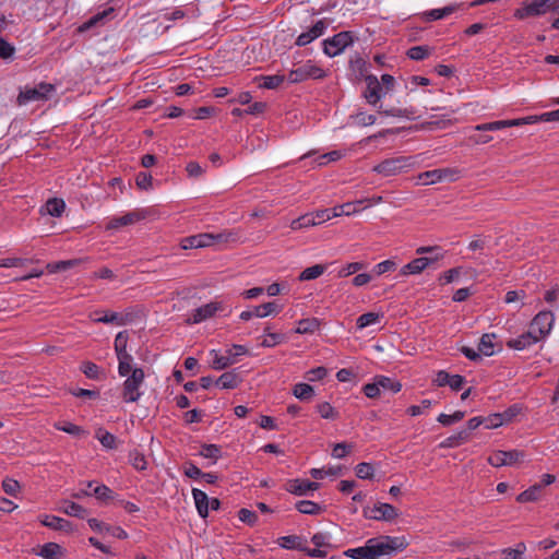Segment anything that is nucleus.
<instances>
[{"mask_svg":"<svg viewBox=\"0 0 559 559\" xmlns=\"http://www.w3.org/2000/svg\"><path fill=\"white\" fill-rule=\"evenodd\" d=\"M370 545L372 559H381L382 557H391L396 551H401L407 547L404 537H392L382 535L368 539Z\"/></svg>","mask_w":559,"mask_h":559,"instance_id":"obj_1","label":"nucleus"},{"mask_svg":"<svg viewBox=\"0 0 559 559\" xmlns=\"http://www.w3.org/2000/svg\"><path fill=\"white\" fill-rule=\"evenodd\" d=\"M413 164V157L411 156L390 157L376 165L372 171L384 177H391L406 171Z\"/></svg>","mask_w":559,"mask_h":559,"instance_id":"obj_2","label":"nucleus"},{"mask_svg":"<svg viewBox=\"0 0 559 559\" xmlns=\"http://www.w3.org/2000/svg\"><path fill=\"white\" fill-rule=\"evenodd\" d=\"M129 335L127 331L119 332L115 338V352L118 359V373L126 377L131 371L133 357L127 352V343Z\"/></svg>","mask_w":559,"mask_h":559,"instance_id":"obj_3","label":"nucleus"},{"mask_svg":"<svg viewBox=\"0 0 559 559\" xmlns=\"http://www.w3.org/2000/svg\"><path fill=\"white\" fill-rule=\"evenodd\" d=\"M129 373L131 374L123 382L122 397L128 403H134L141 396L139 388L143 383L145 374L142 368L132 367Z\"/></svg>","mask_w":559,"mask_h":559,"instance_id":"obj_4","label":"nucleus"},{"mask_svg":"<svg viewBox=\"0 0 559 559\" xmlns=\"http://www.w3.org/2000/svg\"><path fill=\"white\" fill-rule=\"evenodd\" d=\"M278 545L285 549H296L304 551L312 558H325L328 551L321 549H311L307 546V539L298 535L283 536L278 539Z\"/></svg>","mask_w":559,"mask_h":559,"instance_id":"obj_5","label":"nucleus"},{"mask_svg":"<svg viewBox=\"0 0 559 559\" xmlns=\"http://www.w3.org/2000/svg\"><path fill=\"white\" fill-rule=\"evenodd\" d=\"M53 91L55 86L49 83H39L35 87H25L17 95L16 103L19 106H23L29 102L46 100Z\"/></svg>","mask_w":559,"mask_h":559,"instance_id":"obj_6","label":"nucleus"},{"mask_svg":"<svg viewBox=\"0 0 559 559\" xmlns=\"http://www.w3.org/2000/svg\"><path fill=\"white\" fill-rule=\"evenodd\" d=\"M557 0H526L522 8L518 9L514 16L518 19H526L530 16H539L551 11Z\"/></svg>","mask_w":559,"mask_h":559,"instance_id":"obj_7","label":"nucleus"},{"mask_svg":"<svg viewBox=\"0 0 559 559\" xmlns=\"http://www.w3.org/2000/svg\"><path fill=\"white\" fill-rule=\"evenodd\" d=\"M354 41L352 32H340L331 38L323 40V52L329 57H335L343 52V50L352 45Z\"/></svg>","mask_w":559,"mask_h":559,"instance_id":"obj_8","label":"nucleus"},{"mask_svg":"<svg viewBox=\"0 0 559 559\" xmlns=\"http://www.w3.org/2000/svg\"><path fill=\"white\" fill-rule=\"evenodd\" d=\"M325 76V72L320 67L313 64L311 61L292 70L288 73L287 80L290 83H299L309 79L318 80L323 79Z\"/></svg>","mask_w":559,"mask_h":559,"instance_id":"obj_9","label":"nucleus"},{"mask_svg":"<svg viewBox=\"0 0 559 559\" xmlns=\"http://www.w3.org/2000/svg\"><path fill=\"white\" fill-rule=\"evenodd\" d=\"M460 177L461 170L457 168H438L424 171L418 178L424 185H433L441 181H455Z\"/></svg>","mask_w":559,"mask_h":559,"instance_id":"obj_10","label":"nucleus"},{"mask_svg":"<svg viewBox=\"0 0 559 559\" xmlns=\"http://www.w3.org/2000/svg\"><path fill=\"white\" fill-rule=\"evenodd\" d=\"M555 317L551 311H539L531 321L528 328L542 340L551 331Z\"/></svg>","mask_w":559,"mask_h":559,"instance_id":"obj_11","label":"nucleus"},{"mask_svg":"<svg viewBox=\"0 0 559 559\" xmlns=\"http://www.w3.org/2000/svg\"><path fill=\"white\" fill-rule=\"evenodd\" d=\"M524 457V452L519 450H510V451H502L498 450L495 451L491 455L488 457V463L495 467H501V466H510L519 461H521Z\"/></svg>","mask_w":559,"mask_h":559,"instance_id":"obj_12","label":"nucleus"},{"mask_svg":"<svg viewBox=\"0 0 559 559\" xmlns=\"http://www.w3.org/2000/svg\"><path fill=\"white\" fill-rule=\"evenodd\" d=\"M225 307L222 301H211L197 308L193 311L192 317L189 318L187 322L193 324L200 323L214 317L217 312L223 311Z\"/></svg>","mask_w":559,"mask_h":559,"instance_id":"obj_13","label":"nucleus"},{"mask_svg":"<svg viewBox=\"0 0 559 559\" xmlns=\"http://www.w3.org/2000/svg\"><path fill=\"white\" fill-rule=\"evenodd\" d=\"M444 258L443 253H438L435 255V258H416L412 260L409 263L405 264L400 273L403 276L406 275H415L420 274L425 269H427L431 263L437 262Z\"/></svg>","mask_w":559,"mask_h":559,"instance_id":"obj_14","label":"nucleus"},{"mask_svg":"<svg viewBox=\"0 0 559 559\" xmlns=\"http://www.w3.org/2000/svg\"><path fill=\"white\" fill-rule=\"evenodd\" d=\"M365 515L369 519L377 521H392L399 515V511L395 507L389 503H377L369 512L365 511Z\"/></svg>","mask_w":559,"mask_h":559,"instance_id":"obj_15","label":"nucleus"},{"mask_svg":"<svg viewBox=\"0 0 559 559\" xmlns=\"http://www.w3.org/2000/svg\"><path fill=\"white\" fill-rule=\"evenodd\" d=\"M328 27V23L325 20H319L311 28H309L307 32L301 33L297 39L296 45L299 47H304L310 43H312L314 39L322 36Z\"/></svg>","mask_w":559,"mask_h":559,"instance_id":"obj_16","label":"nucleus"},{"mask_svg":"<svg viewBox=\"0 0 559 559\" xmlns=\"http://www.w3.org/2000/svg\"><path fill=\"white\" fill-rule=\"evenodd\" d=\"M320 488V484L307 479H290L287 481L285 489L296 496H306L309 491Z\"/></svg>","mask_w":559,"mask_h":559,"instance_id":"obj_17","label":"nucleus"},{"mask_svg":"<svg viewBox=\"0 0 559 559\" xmlns=\"http://www.w3.org/2000/svg\"><path fill=\"white\" fill-rule=\"evenodd\" d=\"M145 216H146V213L144 211L135 210V211L129 212L122 216L112 217L107 223V229H116V228H119L122 226L132 225L136 222L144 219Z\"/></svg>","mask_w":559,"mask_h":559,"instance_id":"obj_18","label":"nucleus"},{"mask_svg":"<svg viewBox=\"0 0 559 559\" xmlns=\"http://www.w3.org/2000/svg\"><path fill=\"white\" fill-rule=\"evenodd\" d=\"M366 83L367 88L364 93V96L370 105L377 106L382 97V86L377 76L372 74L366 78Z\"/></svg>","mask_w":559,"mask_h":559,"instance_id":"obj_19","label":"nucleus"},{"mask_svg":"<svg viewBox=\"0 0 559 559\" xmlns=\"http://www.w3.org/2000/svg\"><path fill=\"white\" fill-rule=\"evenodd\" d=\"M539 341L540 338L528 328L525 333L521 334L516 338L509 340L507 342V346L512 349L523 350L538 343Z\"/></svg>","mask_w":559,"mask_h":559,"instance_id":"obj_20","label":"nucleus"},{"mask_svg":"<svg viewBox=\"0 0 559 559\" xmlns=\"http://www.w3.org/2000/svg\"><path fill=\"white\" fill-rule=\"evenodd\" d=\"M281 309L275 302H266L255 306L252 310H246L240 313V319L249 321L253 317L264 318L271 313L278 312Z\"/></svg>","mask_w":559,"mask_h":559,"instance_id":"obj_21","label":"nucleus"},{"mask_svg":"<svg viewBox=\"0 0 559 559\" xmlns=\"http://www.w3.org/2000/svg\"><path fill=\"white\" fill-rule=\"evenodd\" d=\"M523 121L524 120H522V119L498 120V121L477 124L474 127V129L479 132L497 131V130H501L504 128L522 126Z\"/></svg>","mask_w":559,"mask_h":559,"instance_id":"obj_22","label":"nucleus"},{"mask_svg":"<svg viewBox=\"0 0 559 559\" xmlns=\"http://www.w3.org/2000/svg\"><path fill=\"white\" fill-rule=\"evenodd\" d=\"M107 507H120L123 508L128 513H134L139 511L136 504L120 499L118 493L107 487Z\"/></svg>","mask_w":559,"mask_h":559,"instance_id":"obj_23","label":"nucleus"},{"mask_svg":"<svg viewBox=\"0 0 559 559\" xmlns=\"http://www.w3.org/2000/svg\"><path fill=\"white\" fill-rule=\"evenodd\" d=\"M66 210V203L62 199L51 198L47 200L45 207L40 210L41 214H48L53 217H60Z\"/></svg>","mask_w":559,"mask_h":559,"instance_id":"obj_24","label":"nucleus"},{"mask_svg":"<svg viewBox=\"0 0 559 559\" xmlns=\"http://www.w3.org/2000/svg\"><path fill=\"white\" fill-rule=\"evenodd\" d=\"M459 9V5L451 4L447 5L442 9H433L423 13V20L425 22H432L437 20H441L452 13H454Z\"/></svg>","mask_w":559,"mask_h":559,"instance_id":"obj_25","label":"nucleus"},{"mask_svg":"<svg viewBox=\"0 0 559 559\" xmlns=\"http://www.w3.org/2000/svg\"><path fill=\"white\" fill-rule=\"evenodd\" d=\"M192 496L194 499V503L198 510V513L201 518H206L209 515V497L207 495L197 488L192 489Z\"/></svg>","mask_w":559,"mask_h":559,"instance_id":"obj_26","label":"nucleus"},{"mask_svg":"<svg viewBox=\"0 0 559 559\" xmlns=\"http://www.w3.org/2000/svg\"><path fill=\"white\" fill-rule=\"evenodd\" d=\"M378 109H379L380 114H383V115L390 116V117L407 118L411 120L416 118V116H415L416 110L414 107H409V108L391 107V108L382 110V105H380L378 107Z\"/></svg>","mask_w":559,"mask_h":559,"instance_id":"obj_27","label":"nucleus"},{"mask_svg":"<svg viewBox=\"0 0 559 559\" xmlns=\"http://www.w3.org/2000/svg\"><path fill=\"white\" fill-rule=\"evenodd\" d=\"M241 382V378L235 371L224 372L216 381L215 384L222 389H235Z\"/></svg>","mask_w":559,"mask_h":559,"instance_id":"obj_28","label":"nucleus"},{"mask_svg":"<svg viewBox=\"0 0 559 559\" xmlns=\"http://www.w3.org/2000/svg\"><path fill=\"white\" fill-rule=\"evenodd\" d=\"M365 202V200H358V201H355V202H347V203H344L342 205H338V206H334L332 210H333V213L332 215L334 217H337V216H342V215H346V216H349L354 213H357L358 211H360V205Z\"/></svg>","mask_w":559,"mask_h":559,"instance_id":"obj_29","label":"nucleus"},{"mask_svg":"<svg viewBox=\"0 0 559 559\" xmlns=\"http://www.w3.org/2000/svg\"><path fill=\"white\" fill-rule=\"evenodd\" d=\"M469 439L468 430H461L457 433H454L448 438H445L441 443L440 448H456Z\"/></svg>","mask_w":559,"mask_h":559,"instance_id":"obj_30","label":"nucleus"},{"mask_svg":"<svg viewBox=\"0 0 559 559\" xmlns=\"http://www.w3.org/2000/svg\"><path fill=\"white\" fill-rule=\"evenodd\" d=\"M543 485H533L516 497L520 503L537 501L542 496Z\"/></svg>","mask_w":559,"mask_h":559,"instance_id":"obj_31","label":"nucleus"},{"mask_svg":"<svg viewBox=\"0 0 559 559\" xmlns=\"http://www.w3.org/2000/svg\"><path fill=\"white\" fill-rule=\"evenodd\" d=\"M231 234H199L197 235L198 241H200L199 248L212 246L215 242L228 241Z\"/></svg>","mask_w":559,"mask_h":559,"instance_id":"obj_32","label":"nucleus"},{"mask_svg":"<svg viewBox=\"0 0 559 559\" xmlns=\"http://www.w3.org/2000/svg\"><path fill=\"white\" fill-rule=\"evenodd\" d=\"M41 523L47 526V527H50L52 530H57V531H71L72 530V525L69 521L62 519V518H58V516H45V519L41 521Z\"/></svg>","mask_w":559,"mask_h":559,"instance_id":"obj_33","label":"nucleus"},{"mask_svg":"<svg viewBox=\"0 0 559 559\" xmlns=\"http://www.w3.org/2000/svg\"><path fill=\"white\" fill-rule=\"evenodd\" d=\"M320 326V322L317 318L301 319L298 321L296 333L298 334H312Z\"/></svg>","mask_w":559,"mask_h":559,"instance_id":"obj_34","label":"nucleus"},{"mask_svg":"<svg viewBox=\"0 0 559 559\" xmlns=\"http://www.w3.org/2000/svg\"><path fill=\"white\" fill-rule=\"evenodd\" d=\"M296 509L302 514L317 515L323 512V507L320 504L310 501V500H301L296 503Z\"/></svg>","mask_w":559,"mask_h":559,"instance_id":"obj_35","label":"nucleus"},{"mask_svg":"<svg viewBox=\"0 0 559 559\" xmlns=\"http://www.w3.org/2000/svg\"><path fill=\"white\" fill-rule=\"evenodd\" d=\"M374 380L378 381L381 391H391L392 393H397L402 389V384L400 381H396L385 376H376Z\"/></svg>","mask_w":559,"mask_h":559,"instance_id":"obj_36","label":"nucleus"},{"mask_svg":"<svg viewBox=\"0 0 559 559\" xmlns=\"http://www.w3.org/2000/svg\"><path fill=\"white\" fill-rule=\"evenodd\" d=\"M495 338H496V335L489 334V333H486L481 336L479 344H478V350L481 355L492 356L495 354V344H493Z\"/></svg>","mask_w":559,"mask_h":559,"instance_id":"obj_37","label":"nucleus"},{"mask_svg":"<svg viewBox=\"0 0 559 559\" xmlns=\"http://www.w3.org/2000/svg\"><path fill=\"white\" fill-rule=\"evenodd\" d=\"M79 262L80 261L76 259L58 261V262L48 263L46 265V269L49 273L66 272L70 269L76 266L79 264Z\"/></svg>","mask_w":559,"mask_h":559,"instance_id":"obj_38","label":"nucleus"},{"mask_svg":"<svg viewBox=\"0 0 559 559\" xmlns=\"http://www.w3.org/2000/svg\"><path fill=\"white\" fill-rule=\"evenodd\" d=\"M38 555L45 559H59V556L62 555V548L56 543H47L41 547Z\"/></svg>","mask_w":559,"mask_h":559,"instance_id":"obj_39","label":"nucleus"},{"mask_svg":"<svg viewBox=\"0 0 559 559\" xmlns=\"http://www.w3.org/2000/svg\"><path fill=\"white\" fill-rule=\"evenodd\" d=\"M344 555L353 559H372L368 540L366 542L365 546L347 549Z\"/></svg>","mask_w":559,"mask_h":559,"instance_id":"obj_40","label":"nucleus"},{"mask_svg":"<svg viewBox=\"0 0 559 559\" xmlns=\"http://www.w3.org/2000/svg\"><path fill=\"white\" fill-rule=\"evenodd\" d=\"M317 225L316 216L312 213H307L305 215L299 216L290 223V228L293 230H298L301 228L310 227Z\"/></svg>","mask_w":559,"mask_h":559,"instance_id":"obj_41","label":"nucleus"},{"mask_svg":"<svg viewBox=\"0 0 559 559\" xmlns=\"http://www.w3.org/2000/svg\"><path fill=\"white\" fill-rule=\"evenodd\" d=\"M211 354L214 355V359L212 361V368L215 370H223L234 365L236 360L230 356H222L218 355L217 350H211Z\"/></svg>","mask_w":559,"mask_h":559,"instance_id":"obj_42","label":"nucleus"},{"mask_svg":"<svg viewBox=\"0 0 559 559\" xmlns=\"http://www.w3.org/2000/svg\"><path fill=\"white\" fill-rule=\"evenodd\" d=\"M199 454L205 459L212 460L215 463L222 456V449L216 444H203Z\"/></svg>","mask_w":559,"mask_h":559,"instance_id":"obj_43","label":"nucleus"},{"mask_svg":"<svg viewBox=\"0 0 559 559\" xmlns=\"http://www.w3.org/2000/svg\"><path fill=\"white\" fill-rule=\"evenodd\" d=\"M311 543L316 546L314 549L325 550L332 548L331 535L325 532L316 533L311 537Z\"/></svg>","mask_w":559,"mask_h":559,"instance_id":"obj_44","label":"nucleus"},{"mask_svg":"<svg viewBox=\"0 0 559 559\" xmlns=\"http://www.w3.org/2000/svg\"><path fill=\"white\" fill-rule=\"evenodd\" d=\"M259 80L262 81V83L259 84L260 87L274 90L285 81V75H262L259 78Z\"/></svg>","mask_w":559,"mask_h":559,"instance_id":"obj_45","label":"nucleus"},{"mask_svg":"<svg viewBox=\"0 0 559 559\" xmlns=\"http://www.w3.org/2000/svg\"><path fill=\"white\" fill-rule=\"evenodd\" d=\"M96 496L97 499H103L105 496V486L97 485L94 487V484L92 481H88L86 485V489H83L76 493H74V497L81 498L82 496Z\"/></svg>","mask_w":559,"mask_h":559,"instance_id":"obj_46","label":"nucleus"},{"mask_svg":"<svg viewBox=\"0 0 559 559\" xmlns=\"http://www.w3.org/2000/svg\"><path fill=\"white\" fill-rule=\"evenodd\" d=\"M325 271V265H322V264H316V265H312L310 267H307L305 269L300 275H299V280L300 281H311V280H316L318 278L319 276H321Z\"/></svg>","mask_w":559,"mask_h":559,"instance_id":"obj_47","label":"nucleus"},{"mask_svg":"<svg viewBox=\"0 0 559 559\" xmlns=\"http://www.w3.org/2000/svg\"><path fill=\"white\" fill-rule=\"evenodd\" d=\"M60 510L68 515L83 518L85 510L78 503L64 500L61 503Z\"/></svg>","mask_w":559,"mask_h":559,"instance_id":"obj_48","label":"nucleus"},{"mask_svg":"<svg viewBox=\"0 0 559 559\" xmlns=\"http://www.w3.org/2000/svg\"><path fill=\"white\" fill-rule=\"evenodd\" d=\"M264 332L266 337L261 343V346L263 347H274L275 345L286 341V336L283 333H272L269 331V328H266Z\"/></svg>","mask_w":559,"mask_h":559,"instance_id":"obj_49","label":"nucleus"},{"mask_svg":"<svg viewBox=\"0 0 559 559\" xmlns=\"http://www.w3.org/2000/svg\"><path fill=\"white\" fill-rule=\"evenodd\" d=\"M293 393L297 399L308 401L313 394V388L307 383H298L294 386Z\"/></svg>","mask_w":559,"mask_h":559,"instance_id":"obj_50","label":"nucleus"},{"mask_svg":"<svg viewBox=\"0 0 559 559\" xmlns=\"http://www.w3.org/2000/svg\"><path fill=\"white\" fill-rule=\"evenodd\" d=\"M526 551L524 543H519L515 548H506L501 551L502 559H521Z\"/></svg>","mask_w":559,"mask_h":559,"instance_id":"obj_51","label":"nucleus"},{"mask_svg":"<svg viewBox=\"0 0 559 559\" xmlns=\"http://www.w3.org/2000/svg\"><path fill=\"white\" fill-rule=\"evenodd\" d=\"M406 55L412 60L420 61L430 55V48L428 46H414L407 50Z\"/></svg>","mask_w":559,"mask_h":559,"instance_id":"obj_52","label":"nucleus"},{"mask_svg":"<svg viewBox=\"0 0 559 559\" xmlns=\"http://www.w3.org/2000/svg\"><path fill=\"white\" fill-rule=\"evenodd\" d=\"M465 417V412L456 411L452 415L440 414L437 420L443 426H451L461 421Z\"/></svg>","mask_w":559,"mask_h":559,"instance_id":"obj_53","label":"nucleus"},{"mask_svg":"<svg viewBox=\"0 0 559 559\" xmlns=\"http://www.w3.org/2000/svg\"><path fill=\"white\" fill-rule=\"evenodd\" d=\"M356 476L360 479H372L374 475V467L371 463L362 462L359 463L356 468Z\"/></svg>","mask_w":559,"mask_h":559,"instance_id":"obj_54","label":"nucleus"},{"mask_svg":"<svg viewBox=\"0 0 559 559\" xmlns=\"http://www.w3.org/2000/svg\"><path fill=\"white\" fill-rule=\"evenodd\" d=\"M380 316L376 312H367L358 317L356 324L358 329H365L379 322Z\"/></svg>","mask_w":559,"mask_h":559,"instance_id":"obj_55","label":"nucleus"},{"mask_svg":"<svg viewBox=\"0 0 559 559\" xmlns=\"http://www.w3.org/2000/svg\"><path fill=\"white\" fill-rule=\"evenodd\" d=\"M397 267V264L395 261L393 260H385V261H382L378 264H376L372 269V273L376 275V276H380L386 272H392V271H395Z\"/></svg>","mask_w":559,"mask_h":559,"instance_id":"obj_56","label":"nucleus"},{"mask_svg":"<svg viewBox=\"0 0 559 559\" xmlns=\"http://www.w3.org/2000/svg\"><path fill=\"white\" fill-rule=\"evenodd\" d=\"M135 182L139 189L147 191L153 187V177L146 171H140L136 175Z\"/></svg>","mask_w":559,"mask_h":559,"instance_id":"obj_57","label":"nucleus"},{"mask_svg":"<svg viewBox=\"0 0 559 559\" xmlns=\"http://www.w3.org/2000/svg\"><path fill=\"white\" fill-rule=\"evenodd\" d=\"M366 269V263L364 262H352L342 267L338 272L340 277H347L352 274L357 273L358 271H361Z\"/></svg>","mask_w":559,"mask_h":559,"instance_id":"obj_58","label":"nucleus"},{"mask_svg":"<svg viewBox=\"0 0 559 559\" xmlns=\"http://www.w3.org/2000/svg\"><path fill=\"white\" fill-rule=\"evenodd\" d=\"M69 393L76 397H85L90 400H96L100 397L99 390L69 389Z\"/></svg>","mask_w":559,"mask_h":559,"instance_id":"obj_59","label":"nucleus"},{"mask_svg":"<svg viewBox=\"0 0 559 559\" xmlns=\"http://www.w3.org/2000/svg\"><path fill=\"white\" fill-rule=\"evenodd\" d=\"M317 411L321 415V417L324 419H336L337 418V412H335V409L328 402H322V403L318 404Z\"/></svg>","mask_w":559,"mask_h":559,"instance_id":"obj_60","label":"nucleus"},{"mask_svg":"<svg viewBox=\"0 0 559 559\" xmlns=\"http://www.w3.org/2000/svg\"><path fill=\"white\" fill-rule=\"evenodd\" d=\"M55 428L58 430H61L63 432H67L69 435H73V436H82L85 433L84 430L80 426L74 425L72 423H64V424L57 423V424H55Z\"/></svg>","mask_w":559,"mask_h":559,"instance_id":"obj_61","label":"nucleus"},{"mask_svg":"<svg viewBox=\"0 0 559 559\" xmlns=\"http://www.w3.org/2000/svg\"><path fill=\"white\" fill-rule=\"evenodd\" d=\"M129 457H130V463L132 464V466L135 469L144 471L146 468L147 462L145 460V456L142 453H140L138 451L130 452Z\"/></svg>","mask_w":559,"mask_h":559,"instance_id":"obj_62","label":"nucleus"},{"mask_svg":"<svg viewBox=\"0 0 559 559\" xmlns=\"http://www.w3.org/2000/svg\"><path fill=\"white\" fill-rule=\"evenodd\" d=\"M522 412V406L520 404H513L508 407L504 412L500 413L501 419H503V424H508L512 421V419L518 416Z\"/></svg>","mask_w":559,"mask_h":559,"instance_id":"obj_63","label":"nucleus"},{"mask_svg":"<svg viewBox=\"0 0 559 559\" xmlns=\"http://www.w3.org/2000/svg\"><path fill=\"white\" fill-rule=\"evenodd\" d=\"M238 518L241 522L250 526H253L258 521V515L253 511L245 508L238 511Z\"/></svg>","mask_w":559,"mask_h":559,"instance_id":"obj_64","label":"nucleus"}]
</instances>
